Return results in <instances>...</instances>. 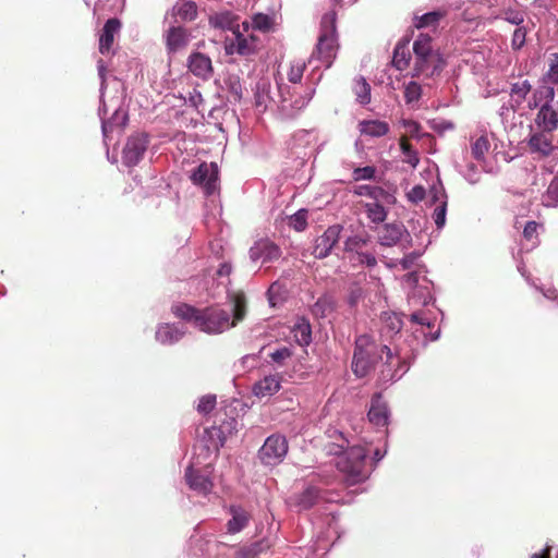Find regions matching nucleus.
Here are the masks:
<instances>
[{
  "label": "nucleus",
  "mask_w": 558,
  "mask_h": 558,
  "mask_svg": "<svg viewBox=\"0 0 558 558\" xmlns=\"http://www.w3.org/2000/svg\"><path fill=\"white\" fill-rule=\"evenodd\" d=\"M232 303V320L228 311L218 305L198 310L186 303L174 304L172 314L186 322H191L199 330L207 333H220L243 320L247 311V301L244 292L239 291L230 295Z\"/></svg>",
  "instance_id": "f257e3e1"
},
{
  "label": "nucleus",
  "mask_w": 558,
  "mask_h": 558,
  "mask_svg": "<svg viewBox=\"0 0 558 558\" xmlns=\"http://www.w3.org/2000/svg\"><path fill=\"white\" fill-rule=\"evenodd\" d=\"M386 344L377 343L369 335H361L356 337L354 342V352L351 368L353 374L363 378L375 369L379 361L386 355Z\"/></svg>",
  "instance_id": "f03ea898"
},
{
  "label": "nucleus",
  "mask_w": 558,
  "mask_h": 558,
  "mask_svg": "<svg viewBox=\"0 0 558 558\" xmlns=\"http://www.w3.org/2000/svg\"><path fill=\"white\" fill-rule=\"evenodd\" d=\"M413 52L415 56L413 68L414 77H433L442 71L445 61L441 54L434 49L432 37L428 34L421 33L416 37L413 43Z\"/></svg>",
  "instance_id": "7ed1b4c3"
},
{
  "label": "nucleus",
  "mask_w": 558,
  "mask_h": 558,
  "mask_svg": "<svg viewBox=\"0 0 558 558\" xmlns=\"http://www.w3.org/2000/svg\"><path fill=\"white\" fill-rule=\"evenodd\" d=\"M366 457L367 450L361 446L350 447L342 454H339L336 466L348 486H353L367 480Z\"/></svg>",
  "instance_id": "20e7f679"
},
{
  "label": "nucleus",
  "mask_w": 558,
  "mask_h": 558,
  "mask_svg": "<svg viewBox=\"0 0 558 558\" xmlns=\"http://www.w3.org/2000/svg\"><path fill=\"white\" fill-rule=\"evenodd\" d=\"M288 450L287 438L280 434H272L258 450V459L264 465L276 466L284 460Z\"/></svg>",
  "instance_id": "39448f33"
},
{
  "label": "nucleus",
  "mask_w": 558,
  "mask_h": 558,
  "mask_svg": "<svg viewBox=\"0 0 558 558\" xmlns=\"http://www.w3.org/2000/svg\"><path fill=\"white\" fill-rule=\"evenodd\" d=\"M148 143V135L145 133L130 136L122 151L123 163L128 167L136 166L142 160Z\"/></svg>",
  "instance_id": "423d86ee"
},
{
  "label": "nucleus",
  "mask_w": 558,
  "mask_h": 558,
  "mask_svg": "<svg viewBox=\"0 0 558 558\" xmlns=\"http://www.w3.org/2000/svg\"><path fill=\"white\" fill-rule=\"evenodd\" d=\"M219 170L215 162H202L192 173L191 180L201 185L206 195H211L217 189Z\"/></svg>",
  "instance_id": "0eeeda50"
},
{
  "label": "nucleus",
  "mask_w": 558,
  "mask_h": 558,
  "mask_svg": "<svg viewBox=\"0 0 558 558\" xmlns=\"http://www.w3.org/2000/svg\"><path fill=\"white\" fill-rule=\"evenodd\" d=\"M337 35L319 34L318 41L311 59L320 60L326 68H330L338 51Z\"/></svg>",
  "instance_id": "6e6552de"
},
{
  "label": "nucleus",
  "mask_w": 558,
  "mask_h": 558,
  "mask_svg": "<svg viewBox=\"0 0 558 558\" xmlns=\"http://www.w3.org/2000/svg\"><path fill=\"white\" fill-rule=\"evenodd\" d=\"M342 229L340 225L327 228L322 235L316 238L312 254L319 259L327 257L338 243Z\"/></svg>",
  "instance_id": "1a4fd4ad"
},
{
  "label": "nucleus",
  "mask_w": 558,
  "mask_h": 558,
  "mask_svg": "<svg viewBox=\"0 0 558 558\" xmlns=\"http://www.w3.org/2000/svg\"><path fill=\"white\" fill-rule=\"evenodd\" d=\"M527 147L532 154H537L541 158L549 157L555 149L551 132L538 129L530 135Z\"/></svg>",
  "instance_id": "9d476101"
},
{
  "label": "nucleus",
  "mask_w": 558,
  "mask_h": 558,
  "mask_svg": "<svg viewBox=\"0 0 558 558\" xmlns=\"http://www.w3.org/2000/svg\"><path fill=\"white\" fill-rule=\"evenodd\" d=\"M169 14L175 23H191L198 17V5L193 0H178Z\"/></svg>",
  "instance_id": "9b49d317"
},
{
  "label": "nucleus",
  "mask_w": 558,
  "mask_h": 558,
  "mask_svg": "<svg viewBox=\"0 0 558 558\" xmlns=\"http://www.w3.org/2000/svg\"><path fill=\"white\" fill-rule=\"evenodd\" d=\"M250 256L253 260L262 259L263 263H270L280 258L281 250L269 240H259L251 247Z\"/></svg>",
  "instance_id": "f8f14e48"
},
{
  "label": "nucleus",
  "mask_w": 558,
  "mask_h": 558,
  "mask_svg": "<svg viewBox=\"0 0 558 558\" xmlns=\"http://www.w3.org/2000/svg\"><path fill=\"white\" fill-rule=\"evenodd\" d=\"M189 70L202 80H208L214 73L213 63L208 56L202 52H193L187 59Z\"/></svg>",
  "instance_id": "ddd939ff"
},
{
  "label": "nucleus",
  "mask_w": 558,
  "mask_h": 558,
  "mask_svg": "<svg viewBox=\"0 0 558 558\" xmlns=\"http://www.w3.org/2000/svg\"><path fill=\"white\" fill-rule=\"evenodd\" d=\"M121 26L122 23L117 17L107 20L99 35V52L101 54L110 52L114 43V37L120 33Z\"/></svg>",
  "instance_id": "4468645a"
},
{
  "label": "nucleus",
  "mask_w": 558,
  "mask_h": 558,
  "mask_svg": "<svg viewBox=\"0 0 558 558\" xmlns=\"http://www.w3.org/2000/svg\"><path fill=\"white\" fill-rule=\"evenodd\" d=\"M189 45V32L181 25L171 26L166 33V48L174 53Z\"/></svg>",
  "instance_id": "2eb2a0df"
},
{
  "label": "nucleus",
  "mask_w": 558,
  "mask_h": 558,
  "mask_svg": "<svg viewBox=\"0 0 558 558\" xmlns=\"http://www.w3.org/2000/svg\"><path fill=\"white\" fill-rule=\"evenodd\" d=\"M368 420L376 426H386L388 424L389 410L387 403L383 400L381 393H376L372 398Z\"/></svg>",
  "instance_id": "dca6fc26"
},
{
  "label": "nucleus",
  "mask_w": 558,
  "mask_h": 558,
  "mask_svg": "<svg viewBox=\"0 0 558 558\" xmlns=\"http://www.w3.org/2000/svg\"><path fill=\"white\" fill-rule=\"evenodd\" d=\"M185 478L191 489L201 494H208L213 489V482L209 477L193 466H189L185 471Z\"/></svg>",
  "instance_id": "f3484780"
},
{
  "label": "nucleus",
  "mask_w": 558,
  "mask_h": 558,
  "mask_svg": "<svg viewBox=\"0 0 558 558\" xmlns=\"http://www.w3.org/2000/svg\"><path fill=\"white\" fill-rule=\"evenodd\" d=\"M353 193L359 196H366L371 201L396 203V197L381 186L363 184L354 189Z\"/></svg>",
  "instance_id": "a211bd4d"
},
{
  "label": "nucleus",
  "mask_w": 558,
  "mask_h": 558,
  "mask_svg": "<svg viewBox=\"0 0 558 558\" xmlns=\"http://www.w3.org/2000/svg\"><path fill=\"white\" fill-rule=\"evenodd\" d=\"M185 331L172 324L158 325L155 333L156 340L163 345H171L178 342Z\"/></svg>",
  "instance_id": "6ab92c4d"
},
{
  "label": "nucleus",
  "mask_w": 558,
  "mask_h": 558,
  "mask_svg": "<svg viewBox=\"0 0 558 558\" xmlns=\"http://www.w3.org/2000/svg\"><path fill=\"white\" fill-rule=\"evenodd\" d=\"M233 35L234 39L230 44L226 45L227 52H236L241 56H247L254 51L253 41L255 40V37L253 35H251L248 39L243 35L240 28L238 32H234Z\"/></svg>",
  "instance_id": "aec40b11"
},
{
  "label": "nucleus",
  "mask_w": 558,
  "mask_h": 558,
  "mask_svg": "<svg viewBox=\"0 0 558 558\" xmlns=\"http://www.w3.org/2000/svg\"><path fill=\"white\" fill-rule=\"evenodd\" d=\"M405 232L401 223H386L378 232L379 243L384 246L397 244Z\"/></svg>",
  "instance_id": "412c9836"
},
{
  "label": "nucleus",
  "mask_w": 558,
  "mask_h": 558,
  "mask_svg": "<svg viewBox=\"0 0 558 558\" xmlns=\"http://www.w3.org/2000/svg\"><path fill=\"white\" fill-rule=\"evenodd\" d=\"M239 17L230 11L219 12L209 16V25L218 29H228L232 33L238 32L240 25Z\"/></svg>",
  "instance_id": "4be33fe9"
},
{
  "label": "nucleus",
  "mask_w": 558,
  "mask_h": 558,
  "mask_svg": "<svg viewBox=\"0 0 558 558\" xmlns=\"http://www.w3.org/2000/svg\"><path fill=\"white\" fill-rule=\"evenodd\" d=\"M389 124L380 120H363L359 122V131L361 135L369 137H381L388 134Z\"/></svg>",
  "instance_id": "5701e85b"
},
{
  "label": "nucleus",
  "mask_w": 558,
  "mask_h": 558,
  "mask_svg": "<svg viewBox=\"0 0 558 558\" xmlns=\"http://www.w3.org/2000/svg\"><path fill=\"white\" fill-rule=\"evenodd\" d=\"M230 513L232 518L228 521L227 529L231 534L242 531L251 520L250 513L241 507L231 506Z\"/></svg>",
  "instance_id": "b1692460"
},
{
  "label": "nucleus",
  "mask_w": 558,
  "mask_h": 558,
  "mask_svg": "<svg viewBox=\"0 0 558 558\" xmlns=\"http://www.w3.org/2000/svg\"><path fill=\"white\" fill-rule=\"evenodd\" d=\"M532 92V85L527 80L517 81L511 84L510 98L512 108L519 109Z\"/></svg>",
  "instance_id": "393cba45"
},
{
  "label": "nucleus",
  "mask_w": 558,
  "mask_h": 558,
  "mask_svg": "<svg viewBox=\"0 0 558 558\" xmlns=\"http://www.w3.org/2000/svg\"><path fill=\"white\" fill-rule=\"evenodd\" d=\"M555 97V89L553 86L546 85L545 83L538 86L532 93L531 98L527 100V108L534 110L539 107L541 102L550 104Z\"/></svg>",
  "instance_id": "a878e982"
},
{
  "label": "nucleus",
  "mask_w": 558,
  "mask_h": 558,
  "mask_svg": "<svg viewBox=\"0 0 558 558\" xmlns=\"http://www.w3.org/2000/svg\"><path fill=\"white\" fill-rule=\"evenodd\" d=\"M409 43L410 40H402L399 41L393 50V57H392V65L399 70L403 71L405 70L411 60V51L409 49Z\"/></svg>",
  "instance_id": "bb28decb"
},
{
  "label": "nucleus",
  "mask_w": 558,
  "mask_h": 558,
  "mask_svg": "<svg viewBox=\"0 0 558 558\" xmlns=\"http://www.w3.org/2000/svg\"><path fill=\"white\" fill-rule=\"evenodd\" d=\"M385 205H390L389 202H366L363 204V208L367 218L374 223H381L387 218V210Z\"/></svg>",
  "instance_id": "cd10ccee"
},
{
  "label": "nucleus",
  "mask_w": 558,
  "mask_h": 558,
  "mask_svg": "<svg viewBox=\"0 0 558 558\" xmlns=\"http://www.w3.org/2000/svg\"><path fill=\"white\" fill-rule=\"evenodd\" d=\"M280 389V379L276 375H269L255 384L254 393L266 397L276 393Z\"/></svg>",
  "instance_id": "c85d7f7f"
},
{
  "label": "nucleus",
  "mask_w": 558,
  "mask_h": 558,
  "mask_svg": "<svg viewBox=\"0 0 558 558\" xmlns=\"http://www.w3.org/2000/svg\"><path fill=\"white\" fill-rule=\"evenodd\" d=\"M353 92L359 104L368 105L371 102V85L363 76L354 80Z\"/></svg>",
  "instance_id": "c756f323"
},
{
  "label": "nucleus",
  "mask_w": 558,
  "mask_h": 558,
  "mask_svg": "<svg viewBox=\"0 0 558 558\" xmlns=\"http://www.w3.org/2000/svg\"><path fill=\"white\" fill-rule=\"evenodd\" d=\"M399 364V357L393 356L390 349H387L385 361L381 365L379 378L383 381L392 380L395 378V366Z\"/></svg>",
  "instance_id": "7c9ffc66"
},
{
  "label": "nucleus",
  "mask_w": 558,
  "mask_h": 558,
  "mask_svg": "<svg viewBox=\"0 0 558 558\" xmlns=\"http://www.w3.org/2000/svg\"><path fill=\"white\" fill-rule=\"evenodd\" d=\"M444 16L445 12L442 11L428 12L423 14L422 16L416 17L414 26L418 29L424 27H430L435 29Z\"/></svg>",
  "instance_id": "2f4dec72"
},
{
  "label": "nucleus",
  "mask_w": 558,
  "mask_h": 558,
  "mask_svg": "<svg viewBox=\"0 0 558 558\" xmlns=\"http://www.w3.org/2000/svg\"><path fill=\"white\" fill-rule=\"evenodd\" d=\"M490 143L486 134L481 135L471 144V154L477 161H483L489 151Z\"/></svg>",
  "instance_id": "473e14b6"
},
{
  "label": "nucleus",
  "mask_w": 558,
  "mask_h": 558,
  "mask_svg": "<svg viewBox=\"0 0 558 558\" xmlns=\"http://www.w3.org/2000/svg\"><path fill=\"white\" fill-rule=\"evenodd\" d=\"M272 22L271 19L267 14L258 13L255 14L252 19V24L248 22L242 23L243 32H248L252 26L254 29L268 32L271 28Z\"/></svg>",
  "instance_id": "72a5a7b5"
},
{
  "label": "nucleus",
  "mask_w": 558,
  "mask_h": 558,
  "mask_svg": "<svg viewBox=\"0 0 558 558\" xmlns=\"http://www.w3.org/2000/svg\"><path fill=\"white\" fill-rule=\"evenodd\" d=\"M295 341L300 345H308L312 341V330L308 323L302 322L293 328Z\"/></svg>",
  "instance_id": "f704fd0d"
},
{
  "label": "nucleus",
  "mask_w": 558,
  "mask_h": 558,
  "mask_svg": "<svg viewBox=\"0 0 558 558\" xmlns=\"http://www.w3.org/2000/svg\"><path fill=\"white\" fill-rule=\"evenodd\" d=\"M306 69V62L304 60L298 59L290 62L289 71L287 73L289 82L296 84L300 83L303 73Z\"/></svg>",
  "instance_id": "c9c22d12"
},
{
  "label": "nucleus",
  "mask_w": 558,
  "mask_h": 558,
  "mask_svg": "<svg viewBox=\"0 0 558 558\" xmlns=\"http://www.w3.org/2000/svg\"><path fill=\"white\" fill-rule=\"evenodd\" d=\"M543 83L553 86L558 84V53H554L550 59L548 70L543 76Z\"/></svg>",
  "instance_id": "e433bc0d"
},
{
  "label": "nucleus",
  "mask_w": 558,
  "mask_h": 558,
  "mask_svg": "<svg viewBox=\"0 0 558 558\" xmlns=\"http://www.w3.org/2000/svg\"><path fill=\"white\" fill-rule=\"evenodd\" d=\"M319 498V489L316 487H307L299 498V505L303 509H308L313 507Z\"/></svg>",
  "instance_id": "4c0bfd02"
},
{
  "label": "nucleus",
  "mask_w": 558,
  "mask_h": 558,
  "mask_svg": "<svg viewBox=\"0 0 558 558\" xmlns=\"http://www.w3.org/2000/svg\"><path fill=\"white\" fill-rule=\"evenodd\" d=\"M368 243V238L363 235H353L345 240L344 250L347 252H355L356 255L362 253V248L365 247Z\"/></svg>",
  "instance_id": "58836bf2"
},
{
  "label": "nucleus",
  "mask_w": 558,
  "mask_h": 558,
  "mask_svg": "<svg viewBox=\"0 0 558 558\" xmlns=\"http://www.w3.org/2000/svg\"><path fill=\"white\" fill-rule=\"evenodd\" d=\"M288 225L295 231H304L307 227V210L301 209L296 211L294 215L290 216Z\"/></svg>",
  "instance_id": "ea45409f"
},
{
  "label": "nucleus",
  "mask_w": 558,
  "mask_h": 558,
  "mask_svg": "<svg viewBox=\"0 0 558 558\" xmlns=\"http://www.w3.org/2000/svg\"><path fill=\"white\" fill-rule=\"evenodd\" d=\"M336 20L337 14L335 11L325 13L320 22V34L336 35Z\"/></svg>",
  "instance_id": "a19ab883"
},
{
  "label": "nucleus",
  "mask_w": 558,
  "mask_h": 558,
  "mask_svg": "<svg viewBox=\"0 0 558 558\" xmlns=\"http://www.w3.org/2000/svg\"><path fill=\"white\" fill-rule=\"evenodd\" d=\"M421 96L422 87L418 83L411 81L405 85L404 99L408 105L418 101Z\"/></svg>",
  "instance_id": "79ce46f5"
},
{
  "label": "nucleus",
  "mask_w": 558,
  "mask_h": 558,
  "mask_svg": "<svg viewBox=\"0 0 558 558\" xmlns=\"http://www.w3.org/2000/svg\"><path fill=\"white\" fill-rule=\"evenodd\" d=\"M501 17L505 21L519 26L524 22V12L513 8H507L501 11Z\"/></svg>",
  "instance_id": "37998d69"
},
{
  "label": "nucleus",
  "mask_w": 558,
  "mask_h": 558,
  "mask_svg": "<svg viewBox=\"0 0 558 558\" xmlns=\"http://www.w3.org/2000/svg\"><path fill=\"white\" fill-rule=\"evenodd\" d=\"M400 149L407 156V161L415 167L418 163V157L413 146L409 143L405 136L400 138Z\"/></svg>",
  "instance_id": "c03bdc74"
},
{
  "label": "nucleus",
  "mask_w": 558,
  "mask_h": 558,
  "mask_svg": "<svg viewBox=\"0 0 558 558\" xmlns=\"http://www.w3.org/2000/svg\"><path fill=\"white\" fill-rule=\"evenodd\" d=\"M376 169L373 166H366L363 168H355L352 172V179L354 181L372 180L375 177Z\"/></svg>",
  "instance_id": "a18cd8bd"
},
{
  "label": "nucleus",
  "mask_w": 558,
  "mask_h": 558,
  "mask_svg": "<svg viewBox=\"0 0 558 558\" xmlns=\"http://www.w3.org/2000/svg\"><path fill=\"white\" fill-rule=\"evenodd\" d=\"M216 407V396L207 395L199 399L197 411L202 414L210 413Z\"/></svg>",
  "instance_id": "49530a36"
},
{
  "label": "nucleus",
  "mask_w": 558,
  "mask_h": 558,
  "mask_svg": "<svg viewBox=\"0 0 558 558\" xmlns=\"http://www.w3.org/2000/svg\"><path fill=\"white\" fill-rule=\"evenodd\" d=\"M546 197L548 205H558V175H556L549 183V186L546 192Z\"/></svg>",
  "instance_id": "de8ad7c7"
},
{
  "label": "nucleus",
  "mask_w": 558,
  "mask_h": 558,
  "mask_svg": "<svg viewBox=\"0 0 558 558\" xmlns=\"http://www.w3.org/2000/svg\"><path fill=\"white\" fill-rule=\"evenodd\" d=\"M446 211L447 202H441L434 210L433 219L438 229L442 228L446 223Z\"/></svg>",
  "instance_id": "09e8293b"
},
{
  "label": "nucleus",
  "mask_w": 558,
  "mask_h": 558,
  "mask_svg": "<svg viewBox=\"0 0 558 558\" xmlns=\"http://www.w3.org/2000/svg\"><path fill=\"white\" fill-rule=\"evenodd\" d=\"M292 351L287 347H282L269 354L271 361L278 365H283L286 360L290 359Z\"/></svg>",
  "instance_id": "8fccbe9b"
},
{
  "label": "nucleus",
  "mask_w": 558,
  "mask_h": 558,
  "mask_svg": "<svg viewBox=\"0 0 558 558\" xmlns=\"http://www.w3.org/2000/svg\"><path fill=\"white\" fill-rule=\"evenodd\" d=\"M526 29L525 27H518L512 36L511 46L514 50L521 49L525 44Z\"/></svg>",
  "instance_id": "3c124183"
},
{
  "label": "nucleus",
  "mask_w": 558,
  "mask_h": 558,
  "mask_svg": "<svg viewBox=\"0 0 558 558\" xmlns=\"http://www.w3.org/2000/svg\"><path fill=\"white\" fill-rule=\"evenodd\" d=\"M426 191L422 185L413 186L407 194L408 199L412 203L422 202L425 198Z\"/></svg>",
  "instance_id": "603ef678"
},
{
  "label": "nucleus",
  "mask_w": 558,
  "mask_h": 558,
  "mask_svg": "<svg viewBox=\"0 0 558 558\" xmlns=\"http://www.w3.org/2000/svg\"><path fill=\"white\" fill-rule=\"evenodd\" d=\"M539 225L536 221H527L523 229V236L526 241H534L537 239V230Z\"/></svg>",
  "instance_id": "864d4df0"
},
{
  "label": "nucleus",
  "mask_w": 558,
  "mask_h": 558,
  "mask_svg": "<svg viewBox=\"0 0 558 558\" xmlns=\"http://www.w3.org/2000/svg\"><path fill=\"white\" fill-rule=\"evenodd\" d=\"M362 296H363L362 289L357 286H353V287H351L349 294H348V303L351 306H355L359 303V301L362 299Z\"/></svg>",
  "instance_id": "5fc2aeb1"
},
{
  "label": "nucleus",
  "mask_w": 558,
  "mask_h": 558,
  "mask_svg": "<svg viewBox=\"0 0 558 558\" xmlns=\"http://www.w3.org/2000/svg\"><path fill=\"white\" fill-rule=\"evenodd\" d=\"M356 260L362 265L365 264L367 267H374L377 264L375 255L365 252L359 253L356 256Z\"/></svg>",
  "instance_id": "6e6d98bb"
},
{
  "label": "nucleus",
  "mask_w": 558,
  "mask_h": 558,
  "mask_svg": "<svg viewBox=\"0 0 558 558\" xmlns=\"http://www.w3.org/2000/svg\"><path fill=\"white\" fill-rule=\"evenodd\" d=\"M386 322L389 329L395 333L402 328V322L396 315H387Z\"/></svg>",
  "instance_id": "4d7b16f0"
},
{
  "label": "nucleus",
  "mask_w": 558,
  "mask_h": 558,
  "mask_svg": "<svg viewBox=\"0 0 558 558\" xmlns=\"http://www.w3.org/2000/svg\"><path fill=\"white\" fill-rule=\"evenodd\" d=\"M230 93L233 96L234 100H241L242 98V85L239 80L231 81L229 86Z\"/></svg>",
  "instance_id": "13d9d810"
},
{
  "label": "nucleus",
  "mask_w": 558,
  "mask_h": 558,
  "mask_svg": "<svg viewBox=\"0 0 558 558\" xmlns=\"http://www.w3.org/2000/svg\"><path fill=\"white\" fill-rule=\"evenodd\" d=\"M403 126L411 136H416L421 130V125L413 120H404Z\"/></svg>",
  "instance_id": "bf43d9fd"
},
{
  "label": "nucleus",
  "mask_w": 558,
  "mask_h": 558,
  "mask_svg": "<svg viewBox=\"0 0 558 558\" xmlns=\"http://www.w3.org/2000/svg\"><path fill=\"white\" fill-rule=\"evenodd\" d=\"M231 270H232L231 265H230V264H228V263H223V264H221V265H220V267L218 268V270H217V275H218L219 277L229 276V275L231 274Z\"/></svg>",
  "instance_id": "052dcab7"
},
{
  "label": "nucleus",
  "mask_w": 558,
  "mask_h": 558,
  "mask_svg": "<svg viewBox=\"0 0 558 558\" xmlns=\"http://www.w3.org/2000/svg\"><path fill=\"white\" fill-rule=\"evenodd\" d=\"M414 259H415V256H413V255L405 256L400 260V265L402 266V268L404 270L410 269L414 263Z\"/></svg>",
  "instance_id": "680f3d73"
},
{
  "label": "nucleus",
  "mask_w": 558,
  "mask_h": 558,
  "mask_svg": "<svg viewBox=\"0 0 558 558\" xmlns=\"http://www.w3.org/2000/svg\"><path fill=\"white\" fill-rule=\"evenodd\" d=\"M412 323L420 325H428L427 319L421 313H413L410 317Z\"/></svg>",
  "instance_id": "e2e57ef3"
},
{
  "label": "nucleus",
  "mask_w": 558,
  "mask_h": 558,
  "mask_svg": "<svg viewBox=\"0 0 558 558\" xmlns=\"http://www.w3.org/2000/svg\"><path fill=\"white\" fill-rule=\"evenodd\" d=\"M550 546H546L541 554H533L531 558H550Z\"/></svg>",
  "instance_id": "0e129e2a"
},
{
  "label": "nucleus",
  "mask_w": 558,
  "mask_h": 558,
  "mask_svg": "<svg viewBox=\"0 0 558 558\" xmlns=\"http://www.w3.org/2000/svg\"><path fill=\"white\" fill-rule=\"evenodd\" d=\"M375 457H376L377 460H380L383 458V456L379 453L378 450H376Z\"/></svg>",
  "instance_id": "69168bd1"
}]
</instances>
